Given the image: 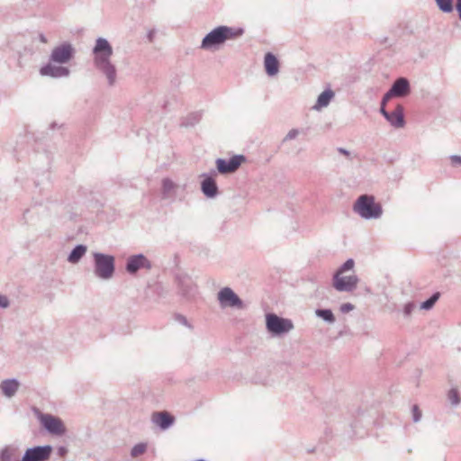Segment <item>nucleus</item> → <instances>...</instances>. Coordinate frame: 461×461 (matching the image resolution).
<instances>
[{
  "mask_svg": "<svg viewBox=\"0 0 461 461\" xmlns=\"http://www.w3.org/2000/svg\"><path fill=\"white\" fill-rule=\"evenodd\" d=\"M113 53V48L106 39L102 37L96 39L93 48L94 65L106 77L109 86H113L117 79L116 68L111 62Z\"/></svg>",
  "mask_w": 461,
  "mask_h": 461,
  "instance_id": "1",
  "label": "nucleus"
},
{
  "mask_svg": "<svg viewBox=\"0 0 461 461\" xmlns=\"http://www.w3.org/2000/svg\"><path fill=\"white\" fill-rule=\"evenodd\" d=\"M244 29L221 25L209 32L202 40L200 48L204 50H216L227 41L241 37Z\"/></svg>",
  "mask_w": 461,
  "mask_h": 461,
  "instance_id": "2",
  "label": "nucleus"
},
{
  "mask_svg": "<svg viewBox=\"0 0 461 461\" xmlns=\"http://www.w3.org/2000/svg\"><path fill=\"white\" fill-rule=\"evenodd\" d=\"M353 211L365 220L380 219L383 214L382 205L370 194L360 195L353 204Z\"/></svg>",
  "mask_w": 461,
  "mask_h": 461,
  "instance_id": "3",
  "label": "nucleus"
},
{
  "mask_svg": "<svg viewBox=\"0 0 461 461\" xmlns=\"http://www.w3.org/2000/svg\"><path fill=\"white\" fill-rule=\"evenodd\" d=\"M94 274L102 280H109L115 271V258L113 255L101 252L93 253Z\"/></svg>",
  "mask_w": 461,
  "mask_h": 461,
  "instance_id": "4",
  "label": "nucleus"
},
{
  "mask_svg": "<svg viewBox=\"0 0 461 461\" xmlns=\"http://www.w3.org/2000/svg\"><path fill=\"white\" fill-rule=\"evenodd\" d=\"M266 327L269 333L280 336L290 332L294 329V323L289 319L277 316L275 313L266 315Z\"/></svg>",
  "mask_w": 461,
  "mask_h": 461,
  "instance_id": "5",
  "label": "nucleus"
},
{
  "mask_svg": "<svg viewBox=\"0 0 461 461\" xmlns=\"http://www.w3.org/2000/svg\"><path fill=\"white\" fill-rule=\"evenodd\" d=\"M75 55V48L70 42H63L51 50L50 61L55 64L68 63Z\"/></svg>",
  "mask_w": 461,
  "mask_h": 461,
  "instance_id": "6",
  "label": "nucleus"
},
{
  "mask_svg": "<svg viewBox=\"0 0 461 461\" xmlns=\"http://www.w3.org/2000/svg\"><path fill=\"white\" fill-rule=\"evenodd\" d=\"M217 299L221 308L230 307L241 310L245 307L243 301L228 286L221 288L218 292Z\"/></svg>",
  "mask_w": 461,
  "mask_h": 461,
  "instance_id": "7",
  "label": "nucleus"
},
{
  "mask_svg": "<svg viewBox=\"0 0 461 461\" xmlns=\"http://www.w3.org/2000/svg\"><path fill=\"white\" fill-rule=\"evenodd\" d=\"M52 453L50 445L35 446L24 452L20 461H47Z\"/></svg>",
  "mask_w": 461,
  "mask_h": 461,
  "instance_id": "8",
  "label": "nucleus"
},
{
  "mask_svg": "<svg viewBox=\"0 0 461 461\" xmlns=\"http://www.w3.org/2000/svg\"><path fill=\"white\" fill-rule=\"evenodd\" d=\"M333 287L339 292H353L358 284V277L356 275L343 276L335 273L332 280Z\"/></svg>",
  "mask_w": 461,
  "mask_h": 461,
  "instance_id": "9",
  "label": "nucleus"
},
{
  "mask_svg": "<svg viewBox=\"0 0 461 461\" xmlns=\"http://www.w3.org/2000/svg\"><path fill=\"white\" fill-rule=\"evenodd\" d=\"M246 160V157L244 155H234L229 160L224 158H217L216 168L221 174H230L235 172L241 165L242 162Z\"/></svg>",
  "mask_w": 461,
  "mask_h": 461,
  "instance_id": "10",
  "label": "nucleus"
},
{
  "mask_svg": "<svg viewBox=\"0 0 461 461\" xmlns=\"http://www.w3.org/2000/svg\"><path fill=\"white\" fill-rule=\"evenodd\" d=\"M152 267L150 260L143 254H137L128 258L125 265L126 271L131 274H136L140 269L149 270Z\"/></svg>",
  "mask_w": 461,
  "mask_h": 461,
  "instance_id": "11",
  "label": "nucleus"
},
{
  "mask_svg": "<svg viewBox=\"0 0 461 461\" xmlns=\"http://www.w3.org/2000/svg\"><path fill=\"white\" fill-rule=\"evenodd\" d=\"M40 75L52 78H62L68 77L70 75V70L66 67L57 66L50 61L40 68Z\"/></svg>",
  "mask_w": 461,
  "mask_h": 461,
  "instance_id": "12",
  "label": "nucleus"
},
{
  "mask_svg": "<svg viewBox=\"0 0 461 461\" xmlns=\"http://www.w3.org/2000/svg\"><path fill=\"white\" fill-rule=\"evenodd\" d=\"M177 286L180 294L185 297L193 296L196 292V285L192 278L186 274H179L176 276Z\"/></svg>",
  "mask_w": 461,
  "mask_h": 461,
  "instance_id": "13",
  "label": "nucleus"
},
{
  "mask_svg": "<svg viewBox=\"0 0 461 461\" xmlns=\"http://www.w3.org/2000/svg\"><path fill=\"white\" fill-rule=\"evenodd\" d=\"M43 427L51 434L62 435L65 433V427L60 419L50 414H45L41 418Z\"/></svg>",
  "mask_w": 461,
  "mask_h": 461,
  "instance_id": "14",
  "label": "nucleus"
},
{
  "mask_svg": "<svg viewBox=\"0 0 461 461\" xmlns=\"http://www.w3.org/2000/svg\"><path fill=\"white\" fill-rule=\"evenodd\" d=\"M203 181L201 182V190L207 198H215L219 190L214 178L208 174H202Z\"/></svg>",
  "mask_w": 461,
  "mask_h": 461,
  "instance_id": "15",
  "label": "nucleus"
},
{
  "mask_svg": "<svg viewBox=\"0 0 461 461\" xmlns=\"http://www.w3.org/2000/svg\"><path fill=\"white\" fill-rule=\"evenodd\" d=\"M179 185L170 178H163L161 182V198L163 200L175 201Z\"/></svg>",
  "mask_w": 461,
  "mask_h": 461,
  "instance_id": "16",
  "label": "nucleus"
},
{
  "mask_svg": "<svg viewBox=\"0 0 461 461\" xmlns=\"http://www.w3.org/2000/svg\"><path fill=\"white\" fill-rule=\"evenodd\" d=\"M390 90L395 97H404L411 92L410 83L407 78L399 77L393 82Z\"/></svg>",
  "mask_w": 461,
  "mask_h": 461,
  "instance_id": "17",
  "label": "nucleus"
},
{
  "mask_svg": "<svg viewBox=\"0 0 461 461\" xmlns=\"http://www.w3.org/2000/svg\"><path fill=\"white\" fill-rule=\"evenodd\" d=\"M387 122L394 128H402L405 124L403 107L398 104L393 112H389Z\"/></svg>",
  "mask_w": 461,
  "mask_h": 461,
  "instance_id": "18",
  "label": "nucleus"
},
{
  "mask_svg": "<svg viewBox=\"0 0 461 461\" xmlns=\"http://www.w3.org/2000/svg\"><path fill=\"white\" fill-rule=\"evenodd\" d=\"M152 421L165 430L173 425L175 418L167 411H160L153 413Z\"/></svg>",
  "mask_w": 461,
  "mask_h": 461,
  "instance_id": "19",
  "label": "nucleus"
},
{
  "mask_svg": "<svg viewBox=\"0 0 461 461\" xmlns=\"http://www.w3.org/2000/svg\"><path fill=\"white\" fill-rule=\"evenodd\" d=\"M264 66L266 73L269 77L276 76L279 71V62L277 58L271 52L265 55Z\"/></svg>",
  "mask_w": 461,
  "mask_h": 461,
  "instance_id": "20",
  "label": "nucleus"
},
{
  "mask_svg": "<svg viewBox=\"0 0 461 461\" xmlns=\"http://www.w3.org/2000/svg\"><path fill=\"white\" fill-rule=\"evenodd\" d=\"M19 447L14 444L7 445L0 451V461H19Z\"/></svg>",
  "mask_w": 461,
  "mask_h": 461,
  "instance_id": "21",
  "label": "nucleus"
},
{
  "mask_svg": "<svg viewBox=\"0 0 461 461\" xmlns=\"http://www.w3.org/2000/svg\"><path fill=\"white\" fill-rule=\"evenodd\" d=\"M0 388L6 397L11 398L18 391L19 382L14 378L4 380L0 384Z\"/></svg>",
  "mask_w": 461,
  "mask_h": 461,
  "instance_id": "22",
  "label": "nucleus"
},
{
  "mask_svg": "<svg viewBox=\"0 0 461 461\" xmlns=\"http://www.w3.org/2000/svg\"><path fill=\"white\" fill-rule=\"evenodd\" d=\"M333 97H334V92L330 88L324 90L318 96L317 102L314 104L313 108L315 110H320L321 108L328 106Z\"/></svg>",
  "mask_w": 461,
  "mask_h": 461,
  "instance_id": "23",
  "label": "nucleus"
},
{
  "mask_svg": "<svg viewBox=\"0 0 461 461\" xmlns=\"http://www.w3.org/2000/svg\"><path fill=\"white\" fill-rule=\"evenodd\" d=\"M87 250L86 245L78 244L69 253L68 257V261L72 264H77L80 261V259L84 257Z\"/></svg>",
  "mask_w": 461,
  "mask_h": 461,
  "instance_id": "24",
  "label": "nucleus"
},
{
  "mask_svg": "<svg viewBox=\"0 0 461 461\" xmlns=\"http://www.w3.org/2000/svg\"><path fill=\"white\" fill-rule=\"evenodd\" d=\"M201 118L202 113L200 112L191 113L186 116L181 118L180 125L185 128L193 127L201 121Z\"/></svg>",
  "mask_w": 461,
  "mask_h": 461,
  "instance_id": "25",
  "label": "nucleus"
},
{
  "mask_svg": "<svg viewBox=\"0 0 461 461\" xmlns=\"http://www.w3.org/2000/svg\"><path fill=\"white\" fill-rule=\"evenodd\" d=\"M315 314L326 322L333 323L335 321L334 314L330 309H317Z\"/></svg>",
  "mask_w": 461,
  "mask_h": 461,
  "instance_id": "26",
  "label": "nucleus"
},
{
  "mask_svg": "<svg viewBox=\"0 0 461 461\" xmlns=\"http://www.w3.org/2000/svg\"><path fill=\"white\" fill-rule=\"evenodd\" d=\"M438 9L445 13H451L454 9L453 0H435Z\"/></svg>",
  "mask_w": 461,
  "mask_h": 461,
  "instance_id": "27",
  "label": "nucleus"
},
{
  "mask_svg": "<svg viewBox=\"0 0 461 461\" xmlns=\"http://www.w3.org/2000/svg\"><path fill=\"white\" fill-rule=\"evenodd\" d=\"M440 294L438 292L434 293L429 299L421 303L420 309L422 310H430L436 302L438 300Z\"/></svg>",
  "mask_w": 461,
  "mask_h": 461,
  "instance_id": "28",
  "label": "nucleus"
},
{
  "mask_svg": "<svg viewBox=\"0 0 461 461\" xmlns=\"http://www.w3.org/2000/svg\"><path fill=\"white\" fill-rule=\"evenodd\" d=\"M147 443H138L134 445L131 450V457H137L142 454H144L147 450Z\"/></svg>",
  "mask_w": 461,
  "mask_h": 461,
  "instance_id": "29",
  "label": "nucleus"
},
{
  "mask_svg": "<svg viewBox=\"0 0 461 461\" xmlns=\"http://www.w3.org/2000/svg\"><path fill=\"white\" fill-rule=\"evenodd\" d=\"M354 260L352 258H348L340 266V267L336 271V273H339V276H342L344 272L351 270L354 267Z\"/></svg>",
  "mask_w": 461,
  "mask_h": 461,
  "instance_id": "30",
  "label": "nucleus"
},
{
  "mask_svg": "<svg viewBox=\"0 0 461 461\" xmlns=\"http://www.w3.org/2000/svg\"><path fill=\"white\" fill-rule=\"evenodd\" d=\"M448 400L453 405H457L460 402V398L456 389H451L448 393Z\"/></svg>",
  "mask_w": 461,
  "mask_h": 461,
  "instance_id": "31",
  "label": "nucleus"
},
{
  "mask_svg": "<svg viewBox=\"0 0 461 461\" xmlns=\"http://www.w3.org/2000/svg\"><path fill=\"white\" fill-rule=\"evenodd\" d=\"M411 413H412V420L414 422H418L421 419V411L419 409L418 405H413L411 408Z\"/></svg>",
  "mask_w": 461,
  "mask_h": 461,
  "instance_id": "32",
  "label": "nucleus"
},
{
  "mask_svg": "<svg viewBox=\"0 0 461 461\" xmlns=\"http://www.w3.org/2000/svg\"><path fill=\"white\" fill-rule=\"evenodd\" d=\"M300 134V131L298 129H292L288 131V133L284 138L283 141H288L295 139Z\"/></svg>",
  "mask_w": 461,
  "mask_h": 461,
  "instance_id": "33",
  "label": "nucleus"
},
{
  "mask_svg": "<svg viewBox=\"0 0 461 461\" xmlns=\"http://www.w3.org/2000/svg\"><path fill=\"white\" fill-rule=\"evenodd\" d=\"M175 320L179 322L180 324L184 325V326H186L188 328H191V325L188 323V321L187 319L182 315V314H176L175 315Z\"/></svg>",
  "mask_w": 461,
  "mask_h": 461,
  "instance_id": "34",
  "label": "nucleus"
},
{
  "mask_svg": "<svg viewBox=\"0 0 461 461\" xmlns=\"http://www.w3.org/2000/svg\"><path fill=\"white\" fill-rule=\"evenodd\" d=\"M395 97L393 94L391 93V90L389 89L383 96L381 104L386 105L387 102L393 98Z\"/></svg>",
  "mask_w": 461,
  "mask_h": 461,
  "instance_id": "35",
  "label": "nucleus"
},
{
  "mask_svg": "<svg viewBox=\"0 0 461 461\" xmlns=\"http://www.w3.org/2000/svg\"><path fill=\"white\" fill-rule=\"evenodd\" d=\"M10 305V302L8 298L5 295L0 294V307L1 308H8Z\"/></svg>",
  "mask_w": 461,
  "mask_h": 461,
  "instance_id": "36",
  "label": "nucleus"
},
{
  "mask_svg": "<svg viewBox=\"0 0 461 461\" xmlns=\"http://www.w3.org/2000/svg\"><path fill=\"white\" fill-rule=\"evenodd\" d=\"M413 309H414V304L412 303H406L403 308L404 315L409 316L411 313V312L413 311Z\"/></svg>",
  "mask_w": 461,
  "mask_h": 461,
  "instance_id": "37",
  "label": "nucleus"
},
{
  "mask_svg": "<svg viewBox=\"0 0 461 461\" xmlns=\"http://www.w3.org/2000/svg\"><path fill=\"white\" fill-rule=\"evenodd\" d=\"M449 158H450L451 164L453 166L461 165V156H459V155H451L449 157Z\"/></svg>",
  "mask_w": 461,
  "mask_h": 461,
  "instance_id": "38",
  "label": "nucleus"
},
{
  "mask_svg": "<svg viewBox=\"0 0 461 461\" xmlns=\"http://www.w3.org/2000/svg\"><path fill=\"white\" fill-rule=\"evenodd\" d=\"M354 309V305L349 303H343L341 306H340V311L344 313L346 312H348L350 311H352Z\"/></svg>",
  "mask_w": 461,
  "mask_h": 461,
  "instance_id": "39",
  "label": "nucleus"
},
{
  "mask_svg": "<svg viewBox=\"0 0 461 461\" xmlns=\"http://www.w3.org/2000/svg\"><path fill=\"white\" fill-rule=\"evenodd\" d=\"M67 453H68V448L66 447L61 446L58 448V455L59 456H65L67 455Z\"/></svg>",
  "mask_w": 461,
  "mask_h": 461,
  "instance_id": "40",
  "label": "nucleus"
},
{
  "mask_svg": "<svg viewBox=\"0 0 461 461\" xmlns=\"http://www.w3.org/2000/svg\"><path fill=\"white\" fill-rule=\"evenodd\" d=\"M337 150H338L339 153H340V154H342L344 156L349 157V155H350V152L348 149H344V148L339 147V148L337 149Z\"/></svg>",
  "mask_w": 461,
  "mask_h": 461,
  "instance_id": "41",
  "label": "nucleus"
},
{
  "mask_svg": "<svg viewBox=\"0 0 461 461\" xmlns=\"http://www.w3.org/2000/svg\"><path fill=\"white\" fill-rule=\"evenodd\" d=\"M29 212H30L29 209H25L23 211V212L22 221H23V223H27L28 222L27 216H28Z\"/></svg>",
  "mask_w": 461,
  "mask_h": 461,
  "instance_id": "42",
  "label": "nucleus"
},
{
  "mask_svg": "<svg viewBox=\"0 0 461 461\" xmlns=\"http://www.w3.org/2000/svg\"><path fill=\"white\" fill-rule=\"evenodd\" d=\"M456 11L458 13V17L461 20V0H456Z\"/></svg>",
  "mask_w": 461,
  "mask_h": 461,
  "instance_id": "43",
  "label": "nucleus"
},
{
  "mask_svg": "<svg viewBox=\"0 0 461 461\" xmlns=\"http://www.w3.org/2000/svg\"><path fill=\"white\" fill-rule=\"evenodd\" d=\"M380 113L383 114L384 118L388 117L389 112L385 110V105L381 104Z\"/></svg>",
  "mask_w": 461,
  "mask_h": 461,
  "instance_id": "44",
  "label": "nucleus"
},
{
  "mask_svg": "<svg viewBox=\"0 0 461 461\" xmlns=\"http://www.w3.org/2000/svg\"><path fill=\"white\" fill-rule=\"evenodd\" d=\"M154 35H155V31L154 30H151L148 32V39L149 41H153V38H154Z\"/></svg>",
  "mask_w": 461,
  "mask_h": 461,
  "instance_id": "45",
  "label": "nucleus"
},
{
  "mask_svg": "<svg viewBox=\"0 0 461 461\" xmlns=\"http://www.w3.org/2000/svg\"><path fill=\"white\" fill-rule=\"evenodd\" d=\"M39 40L42 43H47V38L43 33L39 34Z\"/></svg>",
  "mask_w": 461,
  "mask_h": 461,
  "instance_id": "46",
  "label": "nucleus"
},
{
  "mask_svg": "<svg viewBox=\"0 0 461 461\" xmlns=\"http://www.w3.org/2000/svg\"><path fill=\"white\" fill-rule=\"evenodd\" d=\"M196 461H205V460H203V459H198V460H196Z\"/></svg>",
  "mask_w": 461,
  "mask_h": 461,
  "instance_id": "47",
  "label": "nucleus"
}]
</instances>
